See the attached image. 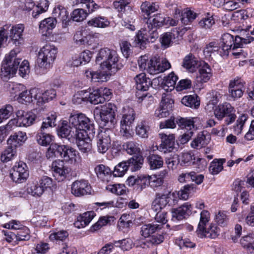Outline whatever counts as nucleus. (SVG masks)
<instances>
[{"label":"nucleus","mask_w":254,"mask_h":254,"mask_svg":"<svg viewBox=\"0 0 254 254\" xmlns=\"http://www.w3.org/2000/svg\"><path fill=\"white\" fill-rule=\"evenodd\" d=\"M234 40L233 36L229 33H225L223 35L221 38V47L224 52H228L231 49L234 44Z\"/></svg>","instance_id":"44"},{"label":"nucleus","mask_w":254,"mask_h":254,"mask_svg":"<svg viewBox=\"0 0 254 254\" xmlns=\"http://www.w3.org/2000/svg\"><path fill=\"white\" fill-rule=\"evenodd\" d=\"M197 14L189 8L185 9L182 12L181 22L185 25L192 22L196 17Z\"/></svg>","instance_id":"45"},{"label":"nucleus","mask_w":254,"mask_h":254,"mask_svg":"<svg viewBox=\"0 0 254 254\" xmlns=\"http://www.w3.org/2000/svg\"><path fill=\"white\" fill-rule=\"evenodd\" d=\"M15 153L16 149L11 145H9L1 153L0 160L3 163L7 162L13 158Z\"/></svg>","instance_id":"53"},{"label":"nucleus","mask_w":254,"mask_h":254,"mask_svg":"<svg viewBox=\"0 0 254 254\" xmlns=\"http://www.w3.org/2000/svg\"><path fill=\"white\" fill-rule=\"evenodd\" d=\"M225 161V159H214L210 164L209 168L210 173L213 175L218 174L222 170L223 164Z\"/></svg>","instance_id":"52"},{"label":"nucleus","mask_w":254,"mask_h":254,"mask_svg":"<svg viewBox=\"0 0 254 254\" xmlns=\"http://www.w3.org/2000/svg\"><path fill=\"white\" fill-rule=\"evenodd\" d=\"M119 57L116 51L107 48L101 49L98 52L96 63L104 70H112L114 72L120 69L118 62Z\"/></svg>","instance_id":"1"},{"label":"nucleus","mask_w":254,"mask_h":254,"mask_svg":"<svg viewBox=\"0 0 254 254\" xmlns=\"http://www.w3.org/2000/svg\"><path fill=\"white\" fill-rule=\"evenodd\" d=\"M159 5L155 2L150 3L148 1H145L142 3L140 6V9L142 12L149 16L151 13L158 10Z\"/></svg>","instance_id":"48"},{"label":"nucleus","mask_w":254,"mask_h":254,"mask_svg":"<svg viewBox=\"0 0 254 254\" xmlns=\"http://www.w3.org/2000/svg\"><path fill=\"white\" fill-rule=\"evenodd\" d=\"M16 119H12L8 122L11 127H29L35 121L36 116L32 112H25L23 110H18L16 113Z\"/></svg>","instance_id":"7"},{"label":"nucleus","mask_w":254,"mask_h":254,"mask_svg":"<svg viewBox=\"0 0 254 254\" xmlns=\"http://www.w3.org/2000/svg\"><path fill=\"white\" fill-rule=\"evenodd\" d=\"M126 161L130 170L134 172L138 170L142 167L144 159L141 155L137 154L133 156Z\"/></svg>","instance_id":"28"},{"label":"nucleus","mask_w":254,"mask_h":254,"mask_svg":"<svg viewBox=\"0 0 254 254\" xmlns=\"http://www.w3.org/2000/svg\"><path fill=\"white\" fill-rule=\"evenodd\" d=\"M57 20L53 17L45 18L41 21L39 24V29L43 35L47 36L50 34L52 30L55 27Z\"/></svg>","instance_id":"20"},{"label":"nucleus","mask_w":254,"mask_h":254,"mask_svg":"<svg viewBox=\"0 0 254 254\" xmlns=\"http://www.w3.org/2000/svg\"><path fill=\"white\" fill-rule=\"evenodd\" d=\"M124 149H125L128 154H138L140 152V148L138 144L133 141H128L124 143L123 145Z\"/></svg>","instance_id":"56"},{"label":"nucleus","mask_w":254,"mask_h":254,"mask_svg":"<svg viewBox=\"0 0 254 254\" xmlns=\"http://www.w3.org/2000/svg\"><path fill=\"white\" fill-rule=\"evenodd\" d=\"M27 193L34 196H41L44 193V190L38 181H30L27 186Z\"/></svg>","instance_id":"30"},{"label":"nucleus","mask_w":254,"mask_h":254,"mask_svg":"<svg viewBox=\"0 0 254 254\" xmlns=\"http://www.w3.org/2000/svg\"><path fill=\"white\" fill-rule=\"evenodd\" d=\"M86 75L91 79V81L94 82H102L106 81L109 78V75L105 72L86 71Z\"/></svg>","instance_id":"33"},{"label":"nucleus","mask_w":254,"mask_h":254,"mask_svg":"<svg viewBox=\"0 0 254 254\" xmlns=\"http://www.w3.org/2000/svg\"><path fill=\"white\" fill-rule=\"evenodd\" d=\"M77 151L71 146L53 143L47 150L46 156L48 158L61 157L66 161H75Z\"/></svg>","instance_id":"3"},{"label":"nucleus","mask_w":254,"mask_h":254,"mask_svg":"<svg viewBox=\"0 0 254 254\" xmlns=\"http://www.w3.org/2000/svg\"><path fill=\"white\" fill-rule=\"evenodd\" d=\"M149 184H150L149 176H137L136 184L133 189L137 192H141L149 185Z\"/></svg>","instance_id":"42"},{"label":"nucleus","mask_w":254,"mask_h":254,"mask_svg":"<svg viewBox=\"0 0 254 254\" xmlns=\"http://www.w3.org/2000/svg\"><path fill=\"white\" fill-rule=\"evenodd\" d=\"M19 52V50L18 48L11 50L8 55L5 57L3 63L12 68L14 67L15 70H17L21 61V59L17 57V54Z\"/></svg>","instance_id":"22"},{"label":"nucleus","mask_w":254,"mask_h":254,"mask_svg":"<svg viewBox=\"0 0 254 254\" xmlns=\"http://www.w3.org/2000/svg\"><path fill=\"white\" fill-rule=\"evenodd\" d=\"M69 124L74 127L76 132L85 131L90 136L95 133L94 125L93 122L83 114L71 115L69 118Z\"/></svg>","instance_id":"2"},{"label":"nucleus","mask_w":254,"mask_h":254,"mask_svg":"<svg viewBox=\"0 0 254 254\" xmlns=\"http://www.w3.org/2000/svg\"><path fill=\"white\" fill-rule=\"evenodd\" d=\"M198 234H202L205 237L215 239L219 234V229L215 224H211L208 228L204 227V230L198 231Z\"/></svg>","instance_id":"35"},{"label":"nucleus","mask_w":254,"mask_h":254,"mask_svg":"<svg viewBox=\"0 0 254 254\" xmlns=\"http://www.w3.org/2000/svg\"><path fill=\"white\" fill-rule=\"evenodd\" d=\"M76 132L74 127H71L68 126L66 121H64L62 126L58 130V134L63 138H66L70 139V138H75L77 137Z\"/></svg>","instance_id":"23"},{"label":"nucleus","mask_w":254,"mask_h":254,"mask_svg":"<svg viewBox=\"0 0 254 254\" xmlns=\"http://www.w3.org/2000/svg\"><path fill=\"white\" fill-rule=\"evenodd\" d=\"M136 82V88L138 91H147L152 85V82L149 78H147L144 73L137 75L134 77Z\"/></svg>","instance_id":"21"},{"label":"nucleus","mask_w":254,"mask_h":254,"mask_svg":"<svg viewBox=\"0 0 254 254\" xmlns=\"http://www.w3.org/2000/svg\"><path fill=\"white\" fill-rule=\"evenodd\" d=\"M87 24L90 26L103 28L108 27L110 22L105 17L98 16L89 20Z\"/></svg>","instance_id":"36"},{"label":"nucleus","mask_w":254,"mask_h":254,"mask_svg":"<svg viewBox=\"0 0 254 254\" xmlns=\"http://www.w3.org/2000/svg\"><path fill=\"white\" fill-rule=\"evenodd\" d=\"M117 108L114 104L111 103L105 104L100 111L101 119L100 125L106 127L105 128H111L114 127L116 124L115 112Z\"/></svg>","instance_id":"6"},{"label":"nucleus","mask_w":254,"mask_h":254,"mask_svg":"<svg viewBox=\"0 0 254 254\" xmlns=\"http://www.w3.org/2000/svg\"><path fill=\"white\" fill-rule=\"evenodd\" d=\"M165 17L161 14H157L148 18L147 24L149 27H155L156 29L163 25Z\"/></svg>","instance_id":"41"},{"label":"nucleus","mask_w":254,"mask_h":254,"mask_svg":"<svg viewBox=\"0 0 254 254\" xmlns=\"http://www.w3.org/2000/svg\"><path fill=\"white\" fill-rule=\"evenodd\" d=\"M26 133L18 132L9 137L7 140V144L16 149V147L20 145L22 142L26 140Z\"/></svg>","instance_id":"32"},{"label":"nucleus","mask_w":254,"mask_h":254,"mask_svg":"<svg viewBox=\"0 0 254 254\" xmlns=\"http://www.w3.org/2000/svg\"><path fill=\"white\" fill-rule=\"evenodd\" d=\"M146 159L151 170L158 169L163 166V159L158 154L150 153Z\"/></svg>","instance_id":"27"},{"label":"nucleus","mask_w":254,"mask_h":254,"mask_svg":"<svg viewBox=\"0 0 254 254\" xmlns=\"http://www.w3.org/2000/svg\"><path fill=\"white\" fill-rule=\"evenodd\" d=\"M162 229V225L157 223H150L142 225L140 228L141 235L145 237L149 238L156 233H159Z\"/></svg>","instance_id":"19"},{"label":"nucleus","mask_w":254,"mask_h":254,"mask_svg":"<svg viewBox=\"0 0 254 254\" xmlns=\"http://www.w3.org/2000/svg\"><path fill=\"white\" fill-rule=\"evenodd\" d=\"M198 96L196 95H189L184 97L181 102L186 106L194 109L197 108L200 105L199 101L197 100Z\"/></svg>","instance_id":"39"},{"label":"nucleus","mask_w":254,"mask_h":254,"mask_svg":"<svg viewBox=\"0 0 254 254\" xmlns=\"http://www.w3.org/2000/svg\"><path fill=\"white\" fill-rule=\"evenodd\" d=\"M57 49L55 46L47 44L40 50L37 59V64L41 68L47 69L50 67L56 57Z\"/></svg>","instance_id":"4"},{"label":"nucleus","mask_w":254,"mask_h":254,"mask_svg":"<svg viewBox=\"0 0 254 254\" xmlns=\"http://www.w3.org/2000/svg\"><path fill=\"white\" fill-rule=\"evenodd\" d=\"M212 76L211 69L208 64L204 63L200 65L198 73L196 76V81L198 83L207 82Z\"/></svg>","instance_id":"18"},{"label":"nucleus","mask_w":254,"mask_h":254,"mask_svg":"<svg viewBox=\"0 0 254 254\" xmlns=\"http://www.w3.org/2000/svg\"><path fill=\"white\" fill-rule=\"evenodd\" d=\"M95 215L93 211H87L80 215L77 217V221L74 224L75 226L79 228L86 226L94 218Z\"/></svg>","instance_id":"31"},{"label":"nucleus","mask_w":254,"mask_h":254,"mask_svg":"<svg viewBox=\"0 0 254 254\" xmlns=\"http://www.w3.org/2000/svg\"><path fill=\"white\" fill-rule=\"evenodd\" d=\"M52 169L54 172V176L59 181H63L65 178L70 170L68 167L64 165V162L60 159L53 162Z\"/></svg>","instance_id":"12"},{"label":"nucleus","mask_w":254,"mask_h":254,"mask_svg":"<svg viewBox=\"0 0 254 254\" xmlns=\"http://www.w3.org/2000/svg\"><path fill=\"white\" fill-rule=\"evenodd\" d=\"M171 67L170 63L166 59L161 61L159 57H154L147 63V72L150 74L163 72Z\"/></svg>","instance_id":"8"},{"label":"nucleus","mask_w":254,"mask_h":254,"mask_svg":"<svg viewBox=\"0 0 254 254\" xmlns=\"http://www.w3.org/2000/svg\"><path fill=\"white\" fill-rule=\"evenodd\" d=\"M130 3V0H120L114 2V6L119 12H124L127 10H130V7L128 5Z\"/></svg>","instance_id":"60"},{"label":"nucleus","mask_w":254,"mask_h":254,"mask_svg":"<svg viewBox=\"0 0 254 254\" xmlns=\"http://www.w3.org/2000/svg\"><path fill=\"white\" fill-rule=\"evenodd\" d=\"M163 234V232L162 230L159 233H156L149 237L147 240L141 241L140 247L145 248L146 246L149 247L150 245H157L161 244L164 240Z\"/></svg>","instance_id":"25"},{"label":"nucleus","mask_w":254,"mask_h":254,"mask_svg":"<svg viewBox=\"0 0 254 254\" xmlns=\"http://www.w3.org/2000/svg\"><path fill=\"white\" fill-rule=\"evenodd\" d=\"M149 185L155 190H157L159 188L164 189L166 188V187L163 185L164 179L162 177L149 176Z\"/></svg>","instance_id":"58"},{"label":"nucleus","mask_w":254,"mask_h":254,"mask_svg":"<svg viewBox=\"0 0 254 254\" xmlns=\"http://www.w3.org/2000/svg\"><path fill=\"white\" fill-rule=\"evenodd\" d=\"M77 145L79 150L83 154H88L91 153L92 150L91 138L94 134L89 136L85 131L79 132L77 134Z\"/></svg>","instance_id":"11"},{"label":"nucleus","mask_w":254,"mask_h":254,"mask_svg":"<svg viewBox=\"0 0 254 254\" xmlns=\"http://www.w3.org/2000/svg\"><path fill=\"white\" fill-rule=\"evenodd\" d=\"M220 47L217 42L212 41L207 44L203 50L206 58H210L218 54Z\"/></svg>","instance_id":"38"},{"label":"nucleus","mask_w":254,"mask_h":254,"mask_svg":"<svg viewBox=\"0 0 254 254\" xmlns=\"http://www.w3.org/2000/svg\"><path fill=\"white\" fill-rule=\"evenodd\" d=\"M106 190L118 195H123L126 192L125 186L119 184L109 185L106 187Z\"/></svg>","instance_id":"59"},{"label":"nucleus","mask_w":254,"mask_h":254,"mask_svg":"<svg viewBox=\"0 0 254 254\" xmlns=\"http://www.w3.org/2000/svg\"><path fill=\"white\" fill-rule=\"evenodd\" d=\"M10 176L12 180L17 183L24 182L29 176V170L26 163L19 162L12 168Z\"/></svg>","instance_id":"10"},{"label":"nucleus","mask_w":254,"mask_h":254,"mask_svg":"<svg viewBox=\"0 0 254 254\" xmlns=\"http://www.w3.org/2000/svg\"><path fill=\"white\" fill-rule=\"evenodd\" d=\"M91 187L84 180H77L71 186V193L76 196H81L90 193Z\"/></svg>","instance_id":"13"},{"label":"nucleus","mask_w":254,"mask_h":254,"mask_svg":"<svg viewBox=\"0 0 254 254\" xmlns=\"http://www.w3.org/2000/svg\"><path fill=\"white\" fill-rule=\"evenodd\" d=\"M215 23L212 15L207 13L205 17L203 18L198 23L199 26L205 29H209Z\"/></svg>","instance_id":"64"},{"label":"nucleus","mask_w":254,"mask_h":254,"mask_svg":"<svg viewBox=\"0 0 254 254\" xmlns=\"http://www.w3.org/2000/svg\"><path fill=\"white\" fill-rule=\"evenodd\" d=\"M53 18L60 20L63 23V27H66L70 22L66 9L63 5L56 6L53 11Z\"/></svg>","instance_id":"16"},{"label":"nucleus","mask_w":254,"mask_h":254,"mask_svg":"<svg viewBox=\"0 0 254 254\" xmlns=\"http://www.w3.org/2000/svg\"><path fill=\"white\" fill-rule=\"evenodd\" d=\"M150 127L145 122H141L136 127V134L142 138H147Z\"/></svg>","instance_id":"49"},{"label":"nucleus","mask_w":254,"mask_h":254,"mask_svg":"<svg viewBox=\"0 0 254 254\" xmlns=\"http://www.w3.org/2000/svg\"><path fill=\"white\" fill-rule=\"evenodd\" d=\"M161 143L159 146V150L164 153L171 152L174 148L175 136L174 134L167 135L165 133H160Z\"/></svg>","instance_id":"15"},{"label":"nucleus","mask_w":254,"mask_h":254,"mask_svg":"<svg viewBox=\"0 0 254 254\" xmlns=\"http://www.w3.org/2000/svg\"><path fill=\"white\" fill-rule=\"evenodd\" d=\"M87 95V100L91 104L96 105L99 103H103V98L101 96L99 89L90 90L89 92H85Z\"/></svg>","instance_id":"37"},{"label":"nucleus","mask_w":254,"mask_h":254,"mask_svg":"<svg viewBox=\"0 0 254 254\" xmlns=\"http://www.w3.org/2000/svg\"><path fill=\"white\" fill-rule=\"evenodd\" d=\"M24 29L23 24H18L8 28L9 37L11 42L16 46L22 44L23 41L22 33Z\"/></svg>","instance_id":"14"},{"label":"nucleus","mask_w":254,"mask_h":254,"mask_svg":"<svg viewBox=\"0 0 254 254\" xmlns=\"http://www.w3.org/2000/svg\"><path fill=\"white\" fill-rule=\"evenodd\" d=\"M31 94L33 102L36 103L38 105L40 106L45 103L44 98V92L39 88H32L31 89Z\"/></svg>","instance_id":"46"},{"label":"nucleus","mask_w":254,"mask_h":254,"mask_svg":"<svg viewBox=\"0 0 254 254\" xmlns=\"http://www.w3.org/2000/svg\"><path fill=\"white\" fill-rule=\"evenodd\" d=\"M113 135V132L110 128H104L99 132L97 136V147L99 153H105L109 149Z\"/></svg>","instance_id":"9"},{"label":"nucleus","mask_w":254,"mask_h":254,"mask_svg":"<svg viewBox=\"0 0 254 254\" xmlns=\"http://www.w3.org/2000/svg\"><path fill=\"white\" fill-rule=\"evenodd\" d=\"M13 112V108L10 104H7L0 109V123L3 119L9 118Z\"/></svg>","instance_id":"62"},{"label":"nucleus","mask_w":254,"mask_h":254,"mask_svg":"<svg viewBox=\"0 0 254 254\" xmlns=\"http://www.w3.org/2000/svg\"><path fill=\"white\" fill-rule=\"evenodd\" d=\"M177 79L178 77L175 75L174 72H171L164 80L163 88L165 90H168L169 88L170 90H172L174 88Z\"/></svg>","instance_id":"54"},{"label":"nucleus","mask_w":254,"mask_h":254,"mask_svg":"<svg viewBox=\"0 0 254 254\" xmlns=\"http://www.w3.org/2000/svg\"><path fill=\"white\" fill-rule=\"evenodd\" d=\"M87 15V12L83 9L78 8L73 11L71 18L73 21L79 22L83 21L86 17Z\"/></svg>","instance_id":"63"},{"label":"nucleus","mask_w":254,"mask_h":254,"mask_svg":"<svg viewBox=\"0 0 254 254\" xmlns=\"http://www.w3.org/2000/svg\"><path fill=\"white\" fill-rule=\"evenodd\" d=\"M241 244L244 248H247L250 250H254V233H250L241 239Z\"/></svg>","instance_id":"51"},{"label":"nucleus","mask_w":254,"mask_h":254,"mask_svg":"<svg viewBox=\"0 0 254 254\" xmlns=\"http://www.w3.org/2000/svg\"><path fill=\"white\" fill-rule=\"evenodd\" d=\"M54 136L49 133H46L44 131H41L37 134L36 136V140L38 143L41 145L47 146H51L53 144L52 141L54 139Z\"/></svg>","instance_id":"34"},{"label":"nucleus","mask_w":254,"mask_h":254,"mask_svg":"<svg viewBox=\"0 0 254 254\" xmlns=\"http://www.w3.org/2000/svg\"><path fill=\"white\" fill-rule=\"evenodd\" d=\"M182 65L190 72H193L197 66V61L192 54H190L184 58Z\"/></svg>","instance_id":"29"},{"label":"nucleus","mask_w":254,"mask_h":254,"mask_svg":"<svg viewBox=\"0 0 254 254\" xmlns=\"http://www.w3.org/2000/svg\"><path fill=\"white\" fill-rule=\"evenodd\" d=\"M233 112H235L234 108L230 103L227 102L220 104L216 107L214 111L216 118L219 120H221Z\"/></svg>","instance_id":"17"},{"label":"nucleus","mask_w":254,"mask_h":254,"mask_svg":"<svg viewBox=\"0 0 254 254\" xmlns=\"http://www.w3.org/2000/svg\"><path fill=\"white\" fill-rule=\"evenodd\" d=\"M129 169L127 161H123L115 167L112 173L114 176L121 177L123 176Z\"/></svg>","instance_id":"50"},{"label":"nucleus","mask_w":254,"mask_h":254,"mask_svg":"<svg viewBox=\"0 0 254 254\" xmlns=\"http://www.w3.org/2000/svg\"><path fill=\"white\" fill-rule=\"evenodd\" d=\"M57 116L55 113L52 114L48 116L43 121L41 127V131H44L45 129L49 127H54L56 126Z\"/></svg>","instance_id":"57"},{"label":"nucleus","mask_w":254,"mask_h":254,"mask_svg":"<svg viewBox=\"0 0 254 254\" xmlns=\"http://www.w3.org/2000/svg\"><path fill=\"white\" fill-rule=\"evenodd\" d=\"M207 143L206 136L203 133H199L197 137L191 142V146L195 149H200L204 147Z\"/></svg>","instance_id":"55"},{"label":"nucleus","mask_w":254,"mask_h":254,"mask_svg":"<svg viewBox=\"0 0 254 254\" xmlns=\"http://www.w3.org/2000/svg\"><path fill=\"white\" fill-rule=\"evenodd\" d=\"M190 204L186 203L181 206L172 209V217L178 220L185 218L190 213Z\"/></svg>","instance_id":"24"},{"label":"nucleus","mask_w":254,"mask_h":254,"mask_svg":"<svg viewBox=\"0 0 254 254\" xmlns=\"http://www.w3.org/2000/svg\"><path fill=\"white\" fill-rule=\"evenodd\" d=\"M135 118V113L132 108H128L127 112L123 115L120 124L131 126L133 124Z\"/></svg>","instance_id":"40"},{"label":"nucleus","mask_w":254,"mask_h":254,"mask_svg":"<svg viewBox=\"0 0 254 254\" xmlns=\"http://www.w3.org/2000/svg\"><path fill=\"white\" fill-rule=\"evenodd\" d=\"M172 196L174 198L175 193H171V190H167L163 193H156L154 198L155 203H159L161 207L164 208L168 204L169 205H171L170 204V199Z\"/></svg>","instance_id":"26"},{"label":"nucleus","mask_w":254,"mask_h":254,"mask_svg":"<svg viewBox=\"0 0 254 254\" xmlns=\"http://www.w3.org/2000/svg\"><path fill=\"white\" fill-rule=\"evenodd\" d=\"M158 32L155 27H149L138 31L134 37V43L135 46L144 49L148 42H154L158 38Z\"/></svg>","instance_id":"5"},{"label":"nucleus","mask_w":254,"mask_h":254,"mask_svg":"<svg viewBox=\"0 0 254 254\" xmlns=\"http://www.w3.org/2000/svg\"><path fill=\"white\" fill-rule=\"evenodd\" d=\"M134 16V13L131 10H130V14L128 16L127 15L126 13H125V15H123V21L122 25L131 31H134L135 30Z\"/></svg>","instance_id":"43"},{"label":"nucleus","mask_w":254,"mask_h":254,"mask_svg":"<svg viewBox=\"0 0 254 254\" xmlns=\"http://www.w3.org/2000/svg\"><path fill=\"white\" fill-rule=\"evenodd\" d=\"M16 71V70H15L14 67L12 68L9 66V65H6L3 63L1 68L0 75L1 78L3 79V80H5L13 76Z\"/></svg>","instance_id":"47"},{"label":"nucleus","mask_w":254,"mask_h":254,"mask_svg":"<svg viewBox=\"0 0 254 254\" xmlns=\"http://www.w3.org/2000/svg\"><path fill=\"white\" fill-rule=\"evenodd\" d=\"M179 163V157L176 154H171L169 157L166 158V163L169 169L172 170L176 169Z\"/></svg>","instance_id":"61"}]
</instances>
